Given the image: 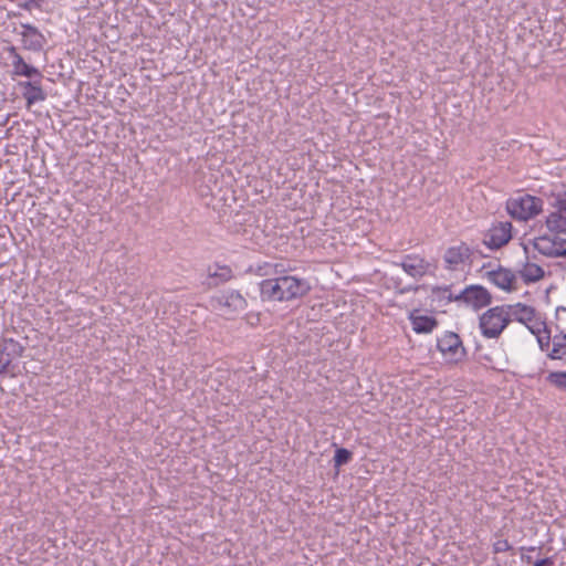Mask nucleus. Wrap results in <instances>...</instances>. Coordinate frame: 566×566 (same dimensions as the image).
Instances as JSON below:
<instances>
[{
	"label": "nucleus",
	"instance_id": "obj_1",
	"mask_svg": "<svg viewBox=\"0 0 566 566\" xmlns=\"http://www.w3.org/2000/svg\"><path fill=\"white\" fill-rule=\"evenodd\" d=\"M311 290L310 283L294 275H281L265 279L260 283V296L263 301L286 302L302 297Z\"/></svg>",
	"mask_w": 566,
	"mask_h": 566
},
{
	"label": "nucleus",
	"instance_id": "obj_2",
	"mask_svg": "<svg viewBox=\"0 0 566 566\" xmlns=\"http://www.w3.org/2000/svg\"><path fill=\"white\" fill-rule=\"evenodd\" d=\"M506 210L514 219L526 221L542 212L543 201L538 197L518 193L507 200Z\"/></svg>",
	"mask_w": 566,
	"mask_h": 566
},
{
	"label": "nucleus",
	"instance_id": "obj_3",
	"mask_svg": "<svg viewBox=\"0 0 566 566\" xmlns=\"http://www.w3.org/2000/svg\"><path fill=\"white\" fill-rule=\"evenodd\" d=\"M506 312L504 305L494 306L480 316L479 326L484 337L496 338L502 334L510 323Z\"/></svg>",
	"mask_w": 566,
	"mask_h": 566
},
{
	"label": "nucleus",
	"instance_id": "obj_4",
	"mask_svg": "<svg viewBox=\"0 0 566 566\" xmlns=\"http://www.w3.org/2000/svg\"><path fill=\"white\" fill-rule=\"evenodd\" d=\"M437 347L448 364H458L465 358L467 352L460 337L454 333H446L438 338Z\"/></svg>",
	"mask_w": 566,
	"mask_h": 566
},
{
	"label": "nucleus",
	"instance_id": "obj_5",
	"mask_svg": "<svg viewBox=\"0 0 566 566\" xmlns=\"http://www.w3.org/2000/svg\"><path fill=\"white\" fill-rule=\"evenodd\" d=\"M213 302V307L224 316H233L247 307L245 298L237 291H224Z\"/></svg>",
	"mask_w": 566,
	"mask_h": 566
},
{
	"label": "nucleus",
	"instance_id": "obj_6",
	"mask_svg": "<svg viewBox=\"0 0 566 566\" xmlns=\"http://www.w3.org/2000/svg\"><path fill=\"white\" fill-rule=\"evenodd\" d=\"M534 247L539 253L546 256L566 258V239L558 235H542L535 240Z\"/></svg>",
	"mask_w": 566,
	"mask_h": 566
},
{
	"label": "nucleus",
	"instance_id": "obj_7",
	"mask_svg": "<svg viewBox=\"0 0 566 566\" xmlns=\"http://www.w3.org/2000/svg\"><path fill=\"white\" fill-rule=\"evenodd\" d=\"M471 250L464 244L450 247L446 252L443 260L449 270L463 271L470 264Z\"/></svg>",
	"mask_w": 566,
	"mask_h": 566
},
{
	"label": "nucleus",
	"instance_id": "obj_8",
	"mask_svg": "<svg viewBox=\"0 0 566 566\" xmlns=\"http://www.w3.org/2000/svg\"><path fill=\"white\" fill-rule=\"evenodd\" d=\"M18 34L21 36L22 46L30 51H41L46 43L42 32L32 24L21 23Z\"/></svg>",
	"mask_w": 566,
	"mask_h": 566
},
{
	"label": "nucleus",
	"instance_id": "obj_9",
	"mask_svg": "<svg viewBox=\"0 0 566 566\" xmlns=\"http://www.w3.org/2000/svg\"><path fill=\"white\" fill-rule=\"evenodd\" d=\"M402 270L415 279L433 274L434 266L426 259L419 255H407L401 261Z\"/></svg>",
	"mask_w": 566,
	"mask_h": 566
},
{
	"label": "nucleus",
	"instance_id": "obj_10",
	"mask_svg": "<svg viewBox=\"0 0 566 566\" xmlns=\"http://www.w3.org/2000/svg\"><path fill=\"white\" fill-rule=\"evenodd\" d=\"M489 281L504 292H513L518 289L517 276L505 268H497L488 272Z\"/></svg>",
	"mask_w": 566,
	"mask_h": 566
},
{
	"label": "nucleus",
	"instance_id": "obj_11",
	"mask_svg": "<svg viewBox=\"0 0 566 566\" xmlns=\"http://www.w3.org/2000/svg\"><path fill=\"white\" fill-rule=\"evenodd\" d=\"M463 302L474 310L485 307L491 303V295L486 289L480 285L467 287L462 293Z\"/></svg>",
	"mask_w": 566,
	"mask_h": 566
},
{
	"label": "nucleus",
	"instance_id": "obj_12",
	"mask_svg": "<svg viewBox=\"0 0 566 566\" xmlns=\"http://www.w3.org/2000/svg\"><path fill=\"white\" fill-rule=\"evenodd\" d=\"M512 226L509 222H500L494 224L488 233L486 243L491 248H501L506 244L511 239Z\"/></svg>",
	"mask_w": 566,
	"mask_h": 566
},
{
	"label": "nucleus",
	"instance_id": "obj_13",
	"mask_svg": "<svg viewBox=\"0 0 566 566\" xmlns=\"http://www.w3.org/2000/svg\"><path fill=\"white\" fill-rule=\"evenodd\" d=\"M409 319L413 332L417 334H429L437 327V321L433 316L423 314L419 310L410 312Z\"/></svg>",
	"mask_w": 566,
	"mask_h": 566
},
{
	"label": "nucleus",
	"instance_id": "obj_14",
	"mask_svg": "<svg viewBox=\"0 0 566 566\" xmlns=\"http://www.w3.org/2000/svg\"><path fill=\"white\" fill-rule=\"evenodd\" d=\"M505 308L507 310L506 313L510 322L514 319L523 324H528L533 322L535 317V310L522 303L506 305Z\"/></svg>",
	"mask_w": 566,
	"mask_h": 566
},
{
	"label": "nucleus",
	"instance_id": "obj_15",
	"mask_svg": "<svg viewBox=\"0 0 566 566\" xmlns=\"http://www.w3.org/2000/svg\"><path fill=\"white\" fill-rule=\"evenodd\" d=\"M518 275L525 284L538 282L544 277V270L536 263L526 261L518 269Z\"/></svg>",
	"mask_w": 566,
	"mask_h": 566
},
{
	"label": "nucleus",
	"instance_id": "obj_16",
	"mask_svg": "<svg viewBox=\"0 0 566 566\" xmlns=\"http://www.w3.org/2000/svg\"><path fill=\"white\" fill-rule=\"evenodd\" d=\"M556 208V211H553L547 216L546 226L552 232L566 233V208Z\"/></svg>",
	"mask_w": 566,
	"mask_h": 566
},
{
	"label": "nucleus",
	"instance_id": "obj_17",
	"mask_svg": "<svg viewBox=\"0 0 566 566\" xmlns=\"http://www.w3.org/2000/svg\"><path fill=\"white\" fill-rule=\"evenodd\" d=\"M24 93L23 96L27 99L28 107L32 106L38 102H42L45 99L46 95L41 88L40 85L32 82H27L23 84Z\"/></svg>",
	"mask_w": 566,
	"mask_h": 566
},
{
	"label": "nucleus",
	"instance_id": "obj_18",
	"mask_svg": "<svg viewBox=\"0 0 566 566\" xmlns=\"http://www.w3.org/2000/svg\"><path fill=\"white\" fill-rule=\"evenodd\" d=\"M549 357L552 359H563L566 357V334L555 335L553 337Z\"/></svg>",
	"mask_w": 566,
	"mask_h": 566
},
{
	"label": "nucleus",
	"instance_id": "obj_19",
	"mask_svg": "<svg viewBox=\"0 0 566 566\" xmlns=\"http://www.w3.org/2000/svg\"><path fill=\"white\" fill-rule=\"evenodd\" d=\"M13 67L14 72L18 75L27 76V77H34L40 76V72L36 67L29 65L23 61V59L20 55H17L13 61Z\"/></svg>",
	"mask_w": 566,
	"mask_h": 566
},
{
	"label": "nucleus",
	"instance_id": "obj_20",
	"mask_svg": "<svg viewBox=\"0 0 566 566\" xmlns=\"http://www.w3.org/2000/svg\"><path fill=\"white\" fill-rule=\"evenodd\" d=\"M232 276V271L228 266H219L216 265L214 268L209 269V277L214 280L212 284H218L220 282H224L230 280Z\"/></svg>",
	"mask_w": 566,
	"mask_h": 566
},
{
	"label": "nucleus",
	"instance_id": "obj_21",
	"mask_svg": "<svg viewBox=\"0 0 566 566\" xmlns=\"http://www.w3.org/2000/svg\"><path fill=\"white\" fill-rule=\"evenodd\" d=\"M547 381L566 391V371H552L547 376Z\"/></svg>",
	"mask_w": 566,
	"mask_h": 566
},
{
	"label": "nucleus",
	"instance_id": "obj_22",
	"mask_svg": "<svg viewBox=\"0 0 566 566\" xmlns=\"http://www.w3.org/2000/svg\"><path fill=\"white\" fill-rule=\"evenodd\" d=\"M352 458V453L346 449H337L334 457L335 467L346 464Z\"/></svg>",
	"mask_w": 566,
	"mask_h": 566
},
{
	"label": "nucleus",
	"instance_id": "obj_23",
	"mask_svg": "<svg viewBox=\"0 0 566 566\" xmlns=\"http://www.w3.org/2000/svg\"><path fill=\"white\" fill-rule=\"evenodd\" d=\"M12 370V361L9 354L0 352V375Z\"/></svg>",
	"mask_w": 566,
	"mask_h": 566
},
{
	"label": "nucleus",
	"instance_id": "obj_24",
	"mask_svg": "<svg viewBox=\"0 0 566 566\" xmlns=\"http://www.w3.org/2000/svg\"><path fill=\"white\" fill-rule=\"evenodd\" d=\"M556 207L566 208V184H560L557 189Z\"/></svg>",
	"mask_w": 566,
	"mask_h": 566
},
{
	"label": "nucleus",
	"instance_id": "obj_25",
	"mask_svg": "<svg viewBox=\"0 0 566 566\" xmlns=\"http://www.w3.org/2000/svg\"><path fill=\"white\" fill-rule=\"evenodd\" d=\"M510 548H511V546L506 539H499L494 543V551L496 553L506 552Z\"/></svg>",
	"mask_w": 566,
	"mask_h": 566
},
{
	"label": "nucleus",
	"instance_id": "obj_26",
	"mask_svg": "<svg viewBox=\"0 0 566 566\" xmlns=\"http://www.w3.org/2000/svg\"><path fill=\"white\" fill-rule=\"evenodd\" d=\"M551 562L547 558L537 560L533 566H551Z\"/></svg>",
	"mask_w": 566,
	"mask_h": 566
}]
</instances>
